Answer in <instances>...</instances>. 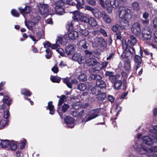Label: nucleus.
Listing matches in <instances>:
<instances>
[{
	"label": "nucleus",
	"mask_w": 157,
	"mask_h": 157,
	"mask_svg": "<svg viewBox=\"0 0 157 157\" xmlns=\"http://www.w3.org/2000/svg\"><path fill=\"white\" fill-rule=\"evenodd\" d=\"M119 6V2L117 0H105L103 7L106 9L109 13H111L112 12L113 8H116Z\"/></svg>",
	"instance_id": "nucleus-2"
},
{
	"label": "nucleus",
	"mask_w": 157,
	"mask_h": 157,
	"mask_svg": "<svg viewBox=\"0 0 157 157\" xmlns=\"http://www.w3.org/2000/svg\"><path fill=\"white\" fill-rule=\"evenodd\" d=\"M72 106L74 109H78L79 107H80V105L78 102L75 103L73 104Z\"/></svg>",
	"instance_id": "nucleus-62"
},
{
	"label": "nucleus",
	"mask_w": 157,
	"mask_h": 157,
	"mask_svg": "<svg viewBox=\"0 0 157 157\" xmlns=\"http://www.w3.org/2000/svg\"><path fill=\"white\" fill-rule=\"evenodd\" d=\"M86 8L87 10L90 11L96 17L100 18L102 16V12L101 13L96 8H93L90 6H87Z\"/></svg>",
	"instance_id": "nucleus-8"
},
{
	"label": "nucleus",
	"mask_w": 157,
	"mask_h": 157,
	"mask_svg": "<svg viewBox=\"0 0 157 157\" xmlns=\"http://www.w3.org/2000/svg\"><path fill=\"white\" fill-rule=\"evenodd\" d=\"M25 25L29 30H31L34 33L37 31L36 24L32 21H27L25 19Z\"/></svg>",
	"instance_id": "nucleus-5"
},
{
	"label": "nucleus",
	"mask_w": 157,
	"mask_h": 157,
	"mask_svg": "<svg viewBox=\"0 0 157 157\" xmlns=\"http://www.w3.org/2000/svg\"><path fill=\"white\" fill-rule=\"evenodd\" d=\"M18 9L21 13L25 17V15L30 13L32 10L31 7L28 6H26L24 9L21 7H19Z\"/></svg>",
	"instance_id": "nucleus-14"
},
{
	"label": "nucleus",
	"mask_w": 157,
	"mask_h": 157,
	"mask_svg": "<svg viewBox=\"0 0 157 157\" xmlns=\"http://www.w3.org/2000/svg\"><path fill=\"white\" fill-rule=\"evenodd\" d=\"M74 51V47L71 45L67 46L65 48V52L68 55H71Z\"/></svg>",
	"instance_id": "nucleus-24"
},
{
	"label": "nucleus",
	"mask_w": 157,
	"mask_h": 157,
	"mask_svg": "<svg viewBox=\"0 0 157 157\" xmlns=\"http://www.w3.org/2000/svg\"><path fill=\"white\" fill-rule=\"evenodd\" d=\"M99 112V109H96L91 110L88 112L87 115L85 117V121H88L97 117L98 116Z\"/></svg>",
	"instance_id": "nucleus-3"
},
{
	"label": "nucleus",
	"mask_w": 157,
	"mask_h": 157,
	"mask_svg": "<svg viewBox=\"0 0 157 157\" xmlns=\"http://www.w3.org/2000/svg\"><path fill=\"white\" fill-rule=\"evenodd\" d=\"M142 139L143 142L146 144L150 145L153 144L152 139H151L150 136H144L143 137Z\"/></svg>",
	"instance_id": "nucleus-21"
},
{
	"label": "nucleus",
	"mask_w": 157,
	"mask_h": 157,
	"mask_svg": "<svg viewBox=\"0 0 157 157\" xmlns=\"http://www.w3.org/2000/svg\"><path fill=\"white\" fill-rule=\"evenodd\" d=\"M72 13L73 14V17L74 19H76L77 21H84V20L85 19V18L86 17L84 16L83 14L82 13L79 12L78 11H73Z\"/></svg>",
	"instance_id": "nucleus-7"
},
{
	"label": "nucleus",
	"mask_w": 157,
	"mask_h": 157,
	"mask_svg": "<svg viewBox=\"0 0 157 157\" xmlns=\"http://www.w3.org/2000/svg\"><path fill=\"white\" fill-rule=\"evenodd\" d=\"M46 52L47 53L46 55V58L48 59L50 58L52 56V52L50 49L49 48L46 49Z\"/></svg>",
	"instance_id": "nucleus-52"
},
{
	"label": "nucleus",
	"mask_w": 157,
	"mask_h": 157,
	"mask_svg": "<svg viewBox=\"0 0 157 157\" xmlns=\"http://www.w3.org/2000/svg\"><path fill=\"white\" fill-rule=\"evenodd\" d=\"M128 40L127 41V43L129 46L134 45L137 42V40L133 36L129 35L128 36Z\"/></svg>",
	"instance_id": "nucleus-16"
},
{
	"label": "nucleus",
	"mask_w": 157,
	"mask_h": 157,
	"mask_svg": "<svg viewBox=\"0 0 157 157\" xmlns=\"http://www.w3.org/2000/svg\"><path fill=\"white\" fill-rule=\"evenodd\" d=\"M39 11L41 14L47 13L48 11V8L47 4H40L38 6Z\"/></svg>",
	"instance_id": "nucleus-12"
},
{
	"label": "nucleus",
	"mask_w": 157,
	"mask_h": 157,
	"mask_svg": "<svg viewBox=\"0 0 157 157\" xmlns=\"http://www.w3.org/2000/svg\"><path fill=\"white\" fill-rule=\"evenodd\" d=\"M113 83L114 89H118L121 86L122 82L120 80H118Z\"/></svg>",
	"instance_id": "nucleus-43"
},
{
	"label": "nucleus",
	"mask_w": 157,
	"mask_h": 157,
	"mask_svg": "<svg viewBox=\"0 0 157 157\" xmlns=\"http://www.w3.org/2000/svg\"><path fill=\"white\" fill-rule=\"evenodd\" d=\"M60 4L61 6H63L65 4H68L74 6L75 5V3L72 2V4L70 3V0H60Z\"/></svg>",
	"instance_id": "nucleus-45"
},
{
	"label": "nucleus",
	"mask_w": 157,
	"mask_h": 157,
	"mask_svg": "<svg viewBox=\"0 0 157 157\" xmlns=\"http://www.w3.org/2000/svg\"><path fill=\"white\" fill-rule=\"evenodd\" d=\"M85 18V19L84 20V22L88 23L89 25L92 26H95L97 25V22L93 18H88L86 17V18Z\"/></svg>",
	"instance_id": "nucleus-18"
},
{
	"label": "nucleus",
	"mask_w": 157,
	"mask_h": 157,
	"mask_svg": "<svg viewBox=\"0 0 157 157\" xmlns=\"http://www.w3.org/2000/svg\"><path fill=\"white\" fill-rule=\"evenodd\" d=\"M96 61V60L93 58H89L86 60V63L88 66H93Z\"/></svg>",
	"instance_id": "nucleus-37"
},
{
	"label": "nucleus",
	"mask_w": 157,
	"mask_h": 157,
	"mask_svg": "<svg viewBox=\"0 0 157 157\" xmlns=\"http://www.w3.org/2000/svg\"><path fill=\"white\" fill-rule=\"evenodd\" d=\"M78 79L80 81L84 82L87 80V77L85 74H81L79 75Z\"/></svg>",
	"instance_id": "nucleus-51"
},
{
	"label": "nucleus",
	"mask_w": 157,
	"mask_h": 157,
	"mask_svg": "<svg viewBox=\"0 0 157 157\" xmlns=\"http://www.w3.org/2000/svg\"><path fill=\"white\" fill-rule=\"evenodd\" d=\"M105 75L106 76H109V79L112 78V76L114 75L113 73L112 72H110L109 71H106L105 72Z\"/></svg>",
	"instance_id": "nucleus-59"
},
{
	"label": "nucleus",
	"mask_w": 157,
	"mask_h": 157,
	"mask_svg": "<svg viewBox=\"0 0 157 157\" xmlns=\"http://www.w3.org/2000/svg\"><path fill=\"white\" fill-rule=\"evenodd\" d=\"M51 81L53 82L59 83L60 81V78L54 76H51Z\"/></svg>",
	"instance_id": "nucleus-50"
},
{
	"label": "nucleus",
	"mask_w": 157,
	"mask_h": 157,
	"mask_svg": "<svg viewBox=\"0 0 157 157\" xmlns=\"http://www.w3.org/2000/svg\"><path fill=\"white\" fill-rule=\"evenodd\" d=\"M149 15L148 12H144L142 15V17L145 20L147 19L149 17Z\"/></svg>",
	"instance_id": "nucleus-63"
},
{
	"label": "nucleus",
	"mask_w": 157,
	"mask_h": 157,
	"mask_svg": "<svg viewBox=\"0 0 157 157\" xmlns=\"http://www.w3.org/2000/svg\"><path fill=\"white\" fill-rule=\"evenodd\" d=\"M10 112L8 110L4 111L3 117L4 119H0V129L3 128L8 124L9 120L7 119L10 116Z\"/></svg>",
	"instance_id": "nucleus-4"
},
{
	"label": "nucleus",
	"mask_w": 157,
	"mask_h": 157,
	"mask_svg": "<svg viewBox=\"0 0 157 157\" xmlns=\"http://www.w3.org/2000/svg\"><path fill=\"white\" fill-rule=\"evenodd\" d=\"M142 35L144 39L146 40H149L151 37V34L150 32H148V33H143Z\"/></svg>",
	"instance_id": "nucleus-41"
},
{
	"label": "nucleus",
	"mask_w": 157,
	"mask_h": 157,
	"mask_svg": "<svg viewBox=\"0 0 157 157\" xmlns=\"http://www.w3.org/2000/svg\"><path fill=\"white\" fill-rule=\"evenodd\" d=\"M132 7L133 8L136 10L138 11L140 9V6L139 4L136 2H134L132 4Z\"/></svg>",
	"instance_id": "nucleus-53"
},
{
	"label": "nucleus",
	"mask_w": 157,
	"mask_h": 157,
	"mask_svg": "<svg viewBox=\"0 0 157 157\" xmlns=\"http://www.w3.org/2000/svg\"><path fill=\"white\" fill-rule=\"evenodd\" d=\"M21 92L22 94L29 96H30L32 94V93L29 90L25 89H22Z\"/></svg>",
	"instance_id": "nucleus-42"
},
{
	"label": "nucleus",
	"mask_w": 157,
	"mask_h": 157,
	"mask_svg": "<svg viewBox=\"0 0 157 157\" xmlns=\"http://www.w3.org/2000/svg\"><path fill=\"white\" fill-rule=\"evenodd\" d=\"M84 113V111L83 110H82L80 112H78L77 110H75L71 112V114L74 117H80L82 116Z\"/></svg>",
	"instance_id": "nucleus-23"
},
{
	"label": "nucleus",
	"mask_w": 157,
	"mask_h": 157,
	"mask_svg": "<svg viewBox=\"0 0 157 157\" xmlns=\"http://www.w3.org/2000/svg\"><path fill=\"white\" fill-rule=\"evenodd\" d=\"M56 42L58 44V43H59L61 44H64L66 42V40L61 37L58 36Z\"/></svg>",
	"instance_id": "nucleus-46"
},
{
	"label": "nucleus",
	"mask_w": 157,
	"mask_h": 157,
	"mask_svg": "<svg viewBox=\"0 0 157 157\" xmlns=\"http://www.w3.org/2000/svg\"><path fill=\"white\" fill-rule=\"evenodd\" d=\"M36 35V36H33L31 35H29V37L34 42V44H35L42 36V34L40 32H37Z\"/></svg>",
	"instance_id": "nucleus-22"
},
{
	"label": "nucleus",
	"mask_w": 157,
	"mask_h": 157,
	"mask_svg": "<svg viewBox=\"0 0 157 157\" xmlns=\"http://www.w3.org/2000/svg\"><path fill=\"white\" fill-rule=\"evenodd\" d=\"M90 91L93 94L98 95L100 93V88L97 86L92 88Z\"/></svg>",
	"instance_id": "nucleus-30"
},
{
	"label": "nucleus",
	"mask_w": 157,
	"mask_h": 157,
	"mask_svg": "<svg viewBox=\"0 0 157 157\" xmlns=\"http://www.w3.org/2000/svg\"><path fill=\"white\" fill-rule=\"evenodd\" d=\"M56 51L62 56H64V51L61 48H59L56 50Z\"/></svg>",
	"instance_id": "nucleus-61"
},
{
	"label": "nucleus",
	"mask_w": 157,
	"mask_h": 157,
	"mask_svg": "<svg viewBox=\"0 0 157 157\" xmlns=\"http://www.w3.org/2000/svg\"><path fill=\"white\" fill-rule=\"evenodd\" d=\"M92 68L94 71H100L102 68V64L96 61L92 66Z\"/></svg>",
	"instance_id": "nucleus-26"
},
{
	"label": "nucleus",
	"mask_w": 157,
	"mask_h": 157,
	"mask_svg": "<svg viewBox=\"0 0 157 157\" xmlns=\"http://www.w3.org/2000/svg\"><path fill=\"white\" fill-rule=\"evenodd\" d=\"M87 86L84 83H81L78 86V89L80 91H84L86 88Z\"/></svg>",
	"instance_id": "nucleus-48"
},
{
	"label": "nucleus",
	"mask_w": 157,
	"mask_h": 157,
	"mask_svg": "<svg viewBox=\"0 0 157 157\" xmlns=\"http://www.w3.org/2000/svg\"><path fill=\"white\" fill-rule=\"evenodd\" d=\"M17 148V146L15 142L13 141H10V144L8 146V148L12 150L15 151Z\"/></svg>",
	"instance_id": "nucleus-36"
},
{
	"label": "nucleus",
	"mask_w": 157,
	"mask_h": 157,
	"mask_svg": "<svg viewBox=\"0 0 157 157\" xmlns=\"http://www.w3.org/2000/svg\"><path fill=\"white\" fill-rule=\"evenodd\" d=\"M3 104L2 107V108L3 109L6 107L5 104L9 105L11 103V100L8 97H6V98L3 99Z\"/></svg>",
	"instance_id": "nucleus-28"
},
{
	"label": "nucleus",
	"mask_w": 157,
	"mask_h": 157,
	"mask_svg": "<svg viewBox=\"0 0 157 157\" xmlns=\"http://www.w3.org/2000/svg\"><path fill=\"white\" fill-rule=\"evenodd\" d=\"M120 77V76L119 75H113L112 76V78H110V80L111 82L113 83H114V82L117 81L119 79Z\"/></svg>",
	"instance_id": "nucleus-49"
},
{
	"label": "nucleus",
	"mask_w": 157,
	"mask_h": 157,
	"mask_svg": "<svg viewBox=\"0 0 157 157\" xmlns=\"http://www.w3.org/2000/svg\"><path fill=\"white\" fill-rule=\"evenodd\" d=\"M77 2L76 7L78 9L82 8V5L84 4V0H75Z\"/></svg>",
	"instance_id": "nucleus-44"
},
{
	"label": "nucleus",
	"mask_w": 157,
	"mask_h": 157,
	"mask_svg": "<svg viewBox=\"0 0 157 157\" xmlns=\"http://www.w3.org/2000/svg\"><path fill=\"white\" fill-rule=\"evenodd\" d=\"M55 6V10L56 14L60 15H62L65 13L64 9L62 7L63 6L60 5L59 1H57L56 2Z\"/></svg>",
	"instance_id": "nucleus-6"
},
{
	"label": "nucleus",
	"mask_w": 157,
	"mask_h": 157,
	"mask_svg": "<svg viewBox=\"0 0 157 157\" xmlns=\"http://www.w3.org/2000/svg\"><path fill=\"white\" fill-rule=\"evenodd\" d=\"M141 30L140 25L138 22H136L133 24L132 26V31L134 34L139 36L140 34Z\"/></svg>",
	"instance_id": "nucleus-9"
},
{
	"label": "nucleus",
	"mask_w": 157,
	"mask_h": 157,
	"mask_svg": "<svg viewBox=\"0 0 157 157\" xmlns=\"http://www.w3.org/2000/svg\"><path fill=\"white\" fill-rule=\"evenodd\" d=\"M31 21L36 24L40 19V17L37 13H34L32 14L31 16Z\"/></svg>",
	"instance_id": "nucleus-27"
},
{
	"label": "nucleus",
	"mask_w": 157,
	"mask_h": 157,
	"mask_svg": "<svg viewBox=\"0 0 157 157\" xmlns=\"http://www.w3.org/2000/svg\"><path fill=\"white\" fill-rule=\"evenodd\" d=\"M10 141L7 140H0V144L3 148H8Z\"/></svg>",
	"instance_id": "nucleus-29"
},
{
	"label": "nucleus",
	"mask_w": 157,
	"mask_h": 157,
	"mask_svg": "<svg viewBox=\"0 0 157 157\" xmlns=\"http://www.w3.org/2000/svg\"><path fill=\"white\" fill-rule=\"evenodd\" d=\"M80 44L82 47L84 49H86L87 48L86 42L85 40H82L80 42Z\"/></svg>",
	"instance_id": "nucleus-55"
},
{
	"label": "nucleus",
	"mask_w": 157,
	"mask_h": 157,
	"mask_svg": "<svg viewBox=\"0 0 157 157\" xmlns=\"http://www.w3.org/2000/svg\"><path fill=\"white\" fill-rule=\"evenodd\" d=\"M96 84L99 88H105L106 87L105 83L103 81L101 80H98L96 82Z\"/></svg>",
	"instance_id": "nucleus-33"
},
{
	"label": "nucleus",
	"mask_w": 157,
	"mask_h": 157,
	"mask_svg": "<svg viewBox=\"0 0 157 157\" xmlns=\"http://www.w3.org/2000/svg\"><path fill=\"white\" fill-rule=\"evenodd\" d=\"M48 108L50 110V113L52 115L54 114L55 112L54 110V106L52 104V101H49L48 103Z\"/></svg>",
	"instance_id": "nucleus-38"
},
{
	"label": "nucleus",
	"mask_w": 157,
	"mask_h": 157,
	"mask_svg": "<svg viewBox=\"0 0 157 157\" xmlns=\"http://www.w3.org/2000/svg\"><path fill=\"white\" fill-rule=\"evenodd\" d=\"M93 44L96 46L100 45L101 46L104 47H106L107 45L105 41L102 37L95 38L94 42L93 43Z\"/></svg>",
	"instance_id": "nucleus-10"
},
{
	"label": "nucleus",
	"mask_w": 157,
	"mask_h": 157,
	"mask_svg": "<svg viewBox=\"0 0 157 157\" xmlns=\"http://www.w3.org/2000/svg\"><path fill=\"white\" fill-rule=\"evenodd\" d=\"M63 81L66 84L67 86L70 88H72V84L76 85L77 84L78 82V81L76 79H72L71 81V82H70L67 79H64Z\"/></svg>",
	"instance_id": "nucleus-19"
},
{
	"label": "nucleus",
	"mask_w": 157,
	"mask_h": 157,
	"mask_svg": "<svg viewBox=\"0 0 157 157\" xmlns=\"http://www.w3.org/2000/svg\"><path fill=\"white\" fill-rule=\"evenodd\" d=\"M153 129L149 130V132L151 133L150 136L152 137L155 142H157V125L154 126Z\"/></svg>",
	"instance_id": "nucleus-13"
},
{
	"label": "nucleus",
	"mask_w": 157,
	"mask_h": 157,
	"mask_svg": "<svg viewBox=\"0 0 157 157\" xmlns=\"http://www.w3.org/2000/svg\"><path fill=\"white\" fill-rule=\"evenodd\" d=\"M136 150L140 154H144L147 151V149L143 146H141L140 148L137 147Z\"/></svg>",
	"instance_id": "nucleus-39"
},
{
	"label": "nucleus",
	"mask_w": 157,
	"mask_h": 157,
	"mask_svg": "<svg viewBox=\"0 0 157 157\" xmlns=\"http://www.w3.org/2000/svg\"><path fill=\"white\" fill-rule=\"evenodd\" d=\"M102 17L106 23H111V20L110 18L108 17L107 15L104 12H102Z\"/></svg>",
	"instance_id": "nucleus-34"
},
{
	"label": "nucleus",
	"mask_w": 157,
	"mask_h": 157,
	"mask_svg": "<svg viewBox=\"0 0 157 157\" xmlns=\"http://www.w3.org/2000/svg\"><path fill=\"white\" fill-rule=\"evenodd\" d=\"M84 52L87 57H91L93 56V54L92 52L88 50H85Z\"/></svg>",
	"instance_id": "nucleus-57"
},
{
	"label": "nucleus",
	"mask_w": 157,
	"mask_h": 157,
	"mask_svg": "<svg viewBox=\"0 0 157 157\" xmlns=\"http://www.w3.org/2000/svg\"><path fill=\"white\" fill-rule=\"evenodd\" d=\"M69 106L68 104H64L62 107L61 112H59L60 108H59V113L60 114V115L59 114V115L61 117V115L62 114V113H65L67 110V109L69 108Z\"/></svg>",
	"instance_id": "nucleus-35"
},
{
	"label": "nucleus",
	"mask_w": 157,
	"mask_h": 157,
	"mask_svg": "<svg viewBox=\"0 0 157 157\" xmlns=\"http://www.w3.org/2000/svg\"><path fill=\"white\" fill-rule=\"evenodd\" d=\"M64 121L68 127L71 128L74 127L75 120L71 117L66 116L64 118Z\"/></svg>",
	"instance_id": "nucleus-11"
},
{
	"label": "nucleus",
	"mask_w": 157,
	"mask_h": 157,
	"mask_svg": "<svg viewBox=\"0 0 157 157\" xmlns=\"http://www.w3.org/2000/svg\"><path fill=\"white\" fill-rule=\"evenodd\" d=\"M90 78L92 80H95L97 81L98 80H101V77L98 75L92 74L90 76Z\"/></svg>",
	"instance_id": "nucleus-47"
},
{
	"label": "nucleus",
	"mask_w": 157,
	"mask_h": 157,
	"mask_svg": "<svg viewBox=\"0 0 157 157\" xmlns=\"http://www.w3.org/2000/svg\"><path fill=\"white\" fill-rule=\"evenodd\" d=\"M81 26H82V25H79L78 26L77 29L83 35L85 36L87 35L89 33L88 31L86 29H82Z\"/></svg>",
	"instance_id": "nucleus-32"
},
{
	"label": "nucleus",
	"mask_w": 157,
	"mask_h": 157,
	"mask_svg": "<svg viewBox=\"0 0 157 157\" xmlns=\"http://www.w3.org/2000/svg\"><path fill=\"white\" fill-rule=\"evenodd\" d=\"M78 33L76 31L71 30L68 31V34L69 39L72 40H75L78 36Z\"/></svg>",
	"instance_id": "nucleus-17"
},
{
	"label": "nucleus",
	"mask_w": 157,
	"mask_h": 157,
	"mask_svg": "<svg viewBox=\"0 0 157 157\" xmlns=\"http://www.w3.org/2000/svg\"><path fill=\"white\" fill-rule=\"evenodd\" d=\"M119 15L121 19H130L132 16V13L130 10L124 7H121L119 10Z\"/></svg>",
	"instance_id": "nucleus-1"
},
{
	"label": "nucleus",
	"mask_w": 157,
	"mask_h": 157,
	"mask_svg": "<svg viewBox=\"0 0 157 157\" xmlns=\"http://www.w3.org/2000/svg\"><path fill=\"white\" fill-rule=\"evenodd\" d=\"M128 47H131V46H129L127 43H126V42H123L122 48L124 51L127 49Z\"/></svg>",
	"instance_id": "nucleus-58"
},
{
	"label": "nucleus",
	"mask_w": 157,
	"mask_h": 157,
	"mask_svg": "<svg viewBox=\"0 0 157 157\" xmlns=\"http://www.w3.org/2000/svg\"><path fill=\"white\" fill-rule=\"evenodd\" d=\"M11 13L12 15L14 17H18L19 16L18 12L15 9H13L11 10Z\"/></svg>",
	"instance_id": "nucleus-54"
},
{
	"label": "nucleus",
	"mask_w": 157,
	"mask_h": 157,
	"mask_svg": "<svg viewBox=\"0 0 157 157\" xmlns=\"http://www.w3.org/2000/svg\"><path fill=\"white\" fill-rule=\"evenodd\" d=\"M134 61L135 63L137 64L136 68V69L137 70L142 65L141 58L138 55H135L134 57Z\"/></svg>",
	"instance_id": "nucleus-20"
},
{
	"label": "nucleus",
	"mask_w": 157,
	"mask_h": 157,
	"mask_svg": "<svg viewBox=\"0 0 157 157\" xmlns=\"http://www.w3.org/2000/svg\"><path fill=\"white\" fill-rule=\"evenodd\" d=\"M119 25L117 24H116L113 26L112 27V30L114 32H116L119 29Z\"/></svg>",
	"instance_id": "nucleus-60"
},
{
	"label": "nucleus",
	"mask_w": 157,
	"mask_h": 157,
	"mask_svg": "<svg viewBox=\"0 0 157 157\" xmlns=\"http://www.w3.org/2000/svg\"><path fill=\"white\" fill-rule=\"evenodd\" d=\"M74 22L77 23L78 21L73 20L71 22L68 24V25L67 26V29H68V31L73 30L72 29L74 28Z\"/></svg>",
	"instance_id": "nucleus-40"
},
{
	"label": "nucleus",
	"mask_w": 157,
	"mask_h": 157,
	"mask_svg": "<svg viewBox=\"0 0 157 157\" xmlns=\"http://www.w3.org/2000/svg\"><path fill=\"white\" fill-rule=\"evenodd\" d=\"M83 59L79 53H75L72 57V60L77 61L79 64L83 63L84 60Z\"/></svg>",
	"instance_id": "nucleus-15"
},
{
	"label": "nucleus",
	"mask_w": 157,
	"mask_h": 157,
	"mask_svg": "<svg viewBox=\"0 0 157 157\" xmlns=\"http://www.w3.org/2000/svg\"><path fill=\"white\" fill-rule=\"evenodd\" d=\"M153 27L157 30V18H155L152 21Z\"/></svg>",
	"instance_id": "nucleus-56"
},
{
	"label": "nucleus",
	"mask_w": 157,
	"mask_h": 157,
	"mask_svg": "<svg viewBox=\"0 0 157 157\" xmlns=\"http://www.w3.org/2000/svg\"><path fill=\"white\" fill-rule=\"evenodd\" d=\"M107 99L111 102H113L115 99L113 96L109 95H108Z\"/></svg>",
	"instance_id": "nucleus-64"
},
{
	"label": "nucleus",
	"mask_w": 157,
	"mask_h": 157,
	"mask_svg": "<svg viewBox=\"0 0 157 157\" xmlns=\"http://www.w3.org/2000/svg\"><path fill=\"white\" fill-rule=\"evenodd\" d=\"M123 19V20L121 23V27L122 29H126L129 26L128 20L129 19Z\"/></svg>",
	"instance_id": "nucleus-25"
},
{
	"label": "nucleus",
	"mask_w": 157,
	"mask_h": 157,
	"mask_svg": "<svg viewBox=\"0 0 157 157\" xmlns=\"http://www.w3.org/2000/svg\"><path fill=\"white\" fill-rule=\"evenodd\" d=\"M65 96L64 95H62L60 98V99L59 100L58 103V108L57 112L60 115V114L59 112V106L61 105L64 102L65 99Z\"/></svg>",
	"instance_id": "nucleus-31"
}]
</instances>
